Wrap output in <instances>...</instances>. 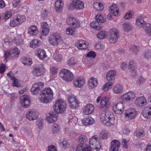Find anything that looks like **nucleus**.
<instances>
[{"mask_svg": "<svg viewBox=\"0 0 151 151\" xmlns=\"http://www.w3.org/2000/svg\"><path fill=\"white\" fill-rule=\"evenodd\" d=\"M53 96L52 91L48 87L45 88L41 91L38 99L40 102L47 104L51 101Z\"/></svg>", "mask_w": 151, "mask_h": 151, "instance_id": "obj_1", "label": "nucleus"}, {"mask_svg": "<svg viewBox=\"0 0 151 151\" xmlns=\"http://www.w3.org/2000/svg\"><path fill=\"white\" fill-rule=\"evenodd\" d=\"M103 123L107 126H111L114 123V116L112 113L109 111L101 113V115Z\"/></svg>", "mask_w": 151, "mask_h": 151, "instance_id": "obj_2", "label": "nucleus"}, {"mask_svg": "<svg viewBox=\"0 0 151 151\" xmlns=\"http://www.w3.org/2000/svg\"><path fill=\"white\" fill-rule=\"evenodd\" d=\"M78 139L80 144L77 146L76 151H91L89 147H86V142L88 140L86 135H81L78 137Z\"/></svg>", "mask_w": 151, "mask_h": 151, "instance_id": "obj_3", "label": "nucleus"}, {"mask_svg": "<svg viewBox=\"0 0 151 151\" xmlns=\"http://www.w3.org/2000/svg\"><path fill=\"white\" fill-rule=\"evenodd\" d=\"M53 107L55 112L57 113H62L66 110V102L62 99H58L56 101Z\"/></svg>", "mask_w": 151, "mask_h": 151, "instance_id": "obj_4", "label": "nucleus"}, {"mask_svg": "<svg viewBox=\"0 0 151 151\" xmlns=\"http://www.w3.org/2000/svg\"><path fill=\"white\" fill-rule=\"evenodd\" d=\"M137 25L145 28L146 34L149 36H151V24L146 23L143 18H139L136 20Z\"/></svg>", "mask_w": 151, "mask_h": 151, "instance_id": "obj_5", "label": "nucleus"}, {"mask_svg": "<svg viewBox=\"0 0 151 151\" xmlns=\"http://www.w3.org/2000/svg\"><path fill=\"white\" fill-rule=\"evenodd\" d=\"M48 42L51 45L55 46L62 42L61 37L59 34L53 33L48 37Z\"/></svg>", "mask_w": 151, "mask_h": 151, "instance_id": "obj_6", "label": "nucleus"}, {"mask_svg": "<svg viewBox=\"0 0 151 151\" xmlns=\"http://www.w3.org/2000/svg\"><path fill=\"white\" fill-rule=\"evenodd\" d=\"M60 75L64 81L67 82L71 81L73 77V74L66 69H62L60 72Z\"/></svg>", "mask_w": 151, "mask_h": 151, "instance_id": "obj_7", "label": "nucleus"}, {"mask_svg": "<svg viewBox=\"0 0 151 151\" xmlns=\"http://www.w3.org/2000/svg\"><path fill=\"white\" fill-rule=\"evenodd\" d=\"M98 136L95 135L91 137L89 140V143L91 148L97 150L100 149L101 146L98 140ZM90 150L91 151L90 149Z\"/></svg>", "mask_w": 151, "mask_h": 151, "instance_id": "obj_8", "label": "nucleus"}, {"mask_svg": "<svg viewBox=\"0 0 151 151\" xmlns=\"http://www.w3.org/2000/svg\"><path fill=\"white\" fill-rule=\"evenodd\" d=\"M43 86V83L41 82L34 83L31 90L32 93L35 95H38Z\"/></svg>", "mask_w": 151, "mask_h": 151, "instance_id": "obj_9", "label": "nucleus"}, {"mask_svg": "<svg viewBox=\"0 0 151 151\" xmlns=\"http://www.w3.org/2000/svg\"><path fill=\"white\" fill-rule=\"evenodd\" d=\"M125 113V119L128 121L134 118L137 115V112L134 109L131 108L126 110Z\"/></svg>", "mask_w": 151, "mask_h": 151, "instance_id": "obj_10", "label": "nucleus"}, {"mask_svg": "<svg viewBox=\"0 0 151 151\" xmlns=\"http://www.w3.org/2000/svg\"><path fill=\"white\" fill-rule=\"evenodd\" d=\"M118 30L115 29H112L110 33L109 40L110 43H114L117 41L119 37Z\"/></svg>", "mask_w": 151, "mask_h": 151, "instance_id": "obj_11", "label": "nucleus"}, {"mask_svg": "<svg viewBox=\"0 0 151 151\" xmlns=\"http://www.w3.org/2000/svg\"><path fill=\"white\" fill-rule=\"evenodd\" d=\"M45 69L42 65L34 68L32 71L33 75L36 76H40L44 74Z\"/></svg>", "mask_w": 151, "mask_h": 151, "instance_id": "obj_12", "label": "nucleus"}, {"mask_svg": "<svg viewBox=\"0 0 151 151\" xmlns=\"http://www.w3.org/2000/svg\"><path fill=\"white\" fill-rule=\"evenodd\" d=\"M135 94L132 92H128L121 97V99L124 102H129L135 97Z\"/></svg>", "mask_w": 151, "mask_h": 151, "instance_id": "obj_13", "label": "nucleus"}, {"mask_svg": "<svg viewBox=\"0 0 151 151\" xmlns=\"http://www.w3.org/2000/svg\"><path fill=\"white\" fill-rule=\"evenodd\" d=\"M68 102L70 107L72 109H76L79 104L76 97L74 96H70L68 98Z\"/></svg>", "mask_w": 151, "mask_h": 151, "instance_id": "obj_14", "label": "nucleus"}, {"mask_svg": "<svg viewBox=\"0 0 151 151\" xmlns=\"http://www.w3.org/2000/svg\"><path fill=\"white\" fill-rule=\"evenodd\" d=\"M38 113L34 110H29L26 113V117L29 120H34L38 118Z\"/></svg>", "mask_w": 151, "mask_h": 151, "instance_id": "obj_15", "label": "nucleus"}, {"mask_svg": "<svg viewBox=\"0 0 151 151\" xmlns=\"http://www.w3.org/2000/svg\"><path fill=\"white\" fill-rule=\"evenodd\" d=\"M67 24L72 25L73 28L79 27L80 25L78 19L73 17H69L66 20Z\"/></svg>", "mask_w": 151, "mask_h": 151, "instance_id": "obj_16", "label": "nucleus"}, {"mask_svg": "<svg viewBox=\"0 0 151 151\" xmlns=\"http://www.w3.org/2000/svg\"><path fill=\"white\" fill-rule=\"evenodd\" d=\"M71 6L72 9H81L84 8V4L83 2L78 0H74L71 4Z\"/></svg>", "mask_w": 151, "mask_h": 151, "instance_id": "obj_17", "label": "nucleus"}, {"mask_svg": "<svg viewBox=\"0 0 151 151\" xmlns=\"http://www.w3.org/2000/svg\"><path fill=\"white\" fill-rule=\"evenodd\" d=\"M85 83L84 80L82 77L75 78L73 80V84L76 87H81L83 86Z\"/></svg>", "mask_w": 151, "mask_h": 151, "instance_id": "obj_18", "label": "nucleus"}, {"mask_svg": "<svg viewBox=\"0 0 151 151\" xmlns=\"http://www.w3.org/2000/svg\"><path fill=\"white\" fill-rule=\"evenodd\" d=\"M20 103L25 107L27 108L30 104L29 96L27 95H24L19 98Z\"/></svg>", "mask_w": 151, "mask_h": 151, "instance_id": "obj_19", "label": "nucleus"}, {"mask_svg": "<svg viewBox=\"0 0 151 151\" xmlns=\"http://www.w3.org/2000/svg\"><path fill=\"white\" fill-rule=\"evenodd\" d=\"M114 111L116 114H121L124 110V107L122 103H118L114 105L112 107Z\"/></svg>", "mask_w": 151, "mask_h": 151, "instance_id": "obj_20", "label": "nucleus"}, {"mask_svg": "<svg viewBox=\"0 0 151 151\" xmlns=\"http://www.w3.org/2000/svg\"><path fill=\"white\" fill-rule=\"evenodd\" d=\"M76 45L78 49L83 50L86 49L88 45L86 41L81 40L77 41L76 43Z\"/></svg>", "mask_w": 151, "mask_h": 151, "instance_id": "obj_21", "label": "nucleus"}, {"mask_svg": "<svg viewBox=\"0 0 151 151\" xmlns=\"http://www.w3.org/2000/svg\"><path fill=\"white\" fill-rule=\"evenodd\" d=\"M135 104L137 107L145 106L147 104V101L144 96L137 97L135 101Z\"/></svg>", "mask_w": 151, "mask_h": 151, "instance_id": "obj_22", "label": "nucleus"}, {"mask_svg": "<svg viewBox=\"0 0 151 151\" xmlns=\"http://www.w3.org/2000/svg\"><path fill=\"white\" fill-rule=\"evenodd\" d=\"M120 146V143L117 140H114L111 143V151H118Z\"/></svg>", "mask_w": 151, "mask_h": 151, "instance_id": "obj_23", "label": "nucleus"}, {"mask_svg": "<svg viewBox=\"0 0 151 151\" xmlns=\"http://www.w3.org/2000/svg\"><path fill=\"white\" fill-rule=\"evenodd\" d=\"M35 55L40 59H42L46 57L45 51L42 49H38L35 51Z\"/></svg>", "mask_w": 151, "mask_h": 151, "instance_id": "obj_24", "label": "nucleus"}, {"mask_svg": "<svg viewBox=\"0 0 151 151\" xmlns=\"http://www.w3.org/2000/svg\"><path fill=\"white\" fill-rule=\"evenodd\" d=\"M57 116L55 114H49L46 117V120L47 122L50 123H52L56 121Z\"/></svg>", "mask_w": 151, "mask_h": 151, "instance_id": "obj_25", "label": "nucleus"}, {"mask_svg": "<svg viewBox=\"0 0 151 151\" xmlns=\"http://www.w3.org/2000/svg\"><path fill=\"white\" fill-rule=\"evenodd\" d=\"M28 30V33L32 36H35L38 33L37 28L35 25L30 26Z\"/></svg>", "mask_w": 151, "mask_h": 151, "instance_id": "obj_26", "label": "nucleus"}, {"mask_svg": "<svg viewBox=\"0 0 151 151\" xmlns=\"http://www.w3.org/2000/svg\"><path fill=\"white\" fill-rule=\"evenodd\" d=\"M142 115L145 118L148 119L151 117V108L147 107L143 111Z\"/></svg>", "mask_w": 151, "mask_h": 151, "instance_id": "obj_27", "label": "nucleus"}, {"mask_svg": "<svg viewBox=\"0 0 151 151\" xmlns=\"http://www.w3.org/2000/svg\"><path fill=\"white\" fill-rule=\"evenodd\" d=\"M82 121L85 125H91L94 122V119L91 117L84 118L82 120Z\"/></svg>", "mask_w": 151, "mask_h": 151, "instance_id": "obj_28", "label": "nucleus"}, {"mask_svg": "<svg viewBox=\"0 0 151 151\" xmlns=\"http://www.w3.org/2000/svg\"><path fill=\"white\" fill-rule=\"evenodd\" d=\"M110 12L114 16H117L119 14V9L116 4L112 5L110 8Z\"/></svg>", "mask_w": 151, "mask_h": 151, "instance_id": "obj_29", "label": "nucleus"}, {"mask_svg": "<svg viewBox=\"0 0 151 151\" xmlns=\"http://www.w3.org/2000/svg\"><path fill=\"white\" fill-rule=\"evenodd\" d=\"M94 109V106L92 104H88L84 109V112L86 115L89 114L93 112Z\"/></svg>", "mask_w": 151, "mask_h": 151, "instance_id": "obj_30", "label": "nucleus"}, {"mask_svg": "<svg viewBox=\"0 0 151 151\" xmlns=\"http://www.w3.org/2000/svg\"><path fill=\"white\" fill-rule=\"evenodd\" d=\"M128 68L130 71L131 72L135 73L137 66L134 62L132 60L129 61L128 64Z\"/></svg>", "mask_w": 151, "mask_h": 151, "instance_id": "obj_31", "label": "nucleus"}, {"mask_svg": "<svg viewBox=\"0 0 151 151\" xmlns=\"http://www.w3.org/2000/svg\"><path fill=\"white\" fill-rule=\"evenodd\" d=\"M88 83L89 86L92 88L97 86L98 82L96 78L91 77L89 79Z\"/></svg>", "mask_w": 151, "mask_h": 151, "instance_id": "obj_32", "label": "nucleus"}, {"mask_svg": "<svg viewBox=\"0 0 151 151\" xmlns=\"http://www.w3.org/2000/svg\"><path fill=\"white\" fill-rule=\"evenodd\" d=\"M56 10L58 12H60L62 10L63 4L61 0H57L55 2Z\"/></svg>", "mask_w": 151, "mask_h": 151, "instance_id": "obj_33", "label": "nucleus"}, {"mask_svg": "<svg viewBox=\"0 0 151 151\" xmlns=\"http://www.w3.org/2000/svg\"><path fill=\"white\" fill-rule=\"evenodd\" d=\"M113 91L115 93H121L123 91V86L119 84H116L113 87Z\"/></svg>", "mask_w": 151, "mask_h": 151, "instance_id": "obj_34", "label": "nucleus"}, {"mask_svg": "<svg viewBox=\"0 0 151 151\" xmlns=\"http://www.w3.org/2000/svg\"><path fill=\"white\" fill-rule=\"evenodd\" d=\"M116 75V73L114 70L109 71L106 75V79L110 81L113 80Z\"/></svg>", "mask_w": 151, "mask_h": 151, "instance_id": "obj_35", "label": "nucleus"}, {"mask_svg": "<svg viewBox=\"0 0 151 151\" xmlns=\"http://www.w3.org/2000/svg\"><path fill=\"white\" fill-rule=\"evenodd\" d=\"M108 106V102L105 99H102L101 101L99 107L104 109H106Z\"/></svg>", "mask_w": 151, "mask_h": 151, "instance_id": "obj_36", "label": "nucleus"}, {"mask_svg": "<svg viewBox=\"0 0 151 151\" xmlns=\"http://www.w3.org/2000/svg\"><path fill=\"white\" fill-rule=\"evenodd\" d=\"M14 41V42L16 43L17 45L21 44L23 41L22 38V37L21 34L15 35Z\"/></svg>", "mask_w": 151, "mask_h": 151, "instance_id": "obj_37", "label": "nucleus"}, {"mask_svg": "<svg viewBox=\"0 0 151 151\" xmlns=\"http://www.w3.org/2000/svg\"><path fill=\"white\" fill-rule=\"evenodd\" d=\"M93 6L94 9L99 11L103 10L104 8L103 4L99 2L94 3L93 4Z\"/></svg>", "mask_w": 151, "mask_h": 151, "instance_id": "obj_38", "label": "nucleus"}, {"mask_svg": "<svg viewBox=\"0 0 151 151\" xmlns=\"http://www.w3.org/2000/svg\"><path fill=\"white\" fill-rule=\"evenodd\" d=\"M96 19L98 23H102L106 21V19L102 15L98 14L96 16Z\"/></svg>", "mask_w": 151, "mask_h": 151, "instance_id": "obj_39", "label": "nucleus"}, {"mask_svg": "<svg viewBox=\"0 0 151 151\" xmlns=\"http://www.w3.org/2000/svg\"><path fill=\"white\" fill-rule=\"evenodd\" d=\"M52 131L53 134L59 132L60 129L59 125L56 123L52 125Z\"/></svg>", "mask_w": 151, "mask_h": 151, "instance_id": "obj_40", "label": "nucleus"}, {"mask_svg": "<svg viewBox=\"0 0 151 151\" xmlns=\"http://www.w3.org/2000/svg\"><path fill=\"white\" fill-rule=\"evenodd\" d=\"M15 17L20 24L26 20L25 18L23 15L17 14Z\"/></svg>", "mask_w": 151, "mask_h": 151, "instance_id": "obj_41", "label": "nucleus"}, {"mask_svg": "<svg viewBox=\"0 0 151 151\" xmlns=\"http://www.w3.org/2000/svg\"><path fill=\"white\" fill-rule=\"evenodd\" d=\"M11 55L18 57L20 51L18 48L17 47H15L11 49L10 51Z\"/></svg>", "mask_w": 151, "mask_h": 151, "instance_id": "obj_42", "label": "nucleus"}, {"mask_svg": "<svg viewBox=\"0 0 151 151\" xmlns=\"http://www.w3.org/2000/svg\"><path fill=\"white\" fill-rule=\"evenodd\" d=\"M30 46L31 47L34 48L38 47L39 45V40L37 39H35L32 40L30 42Z\"/></svg>", "mask_w": 151, "mask_h": 151, "instance_id": "obj_43", "label": "nucleus"}, {"mask_svg": "<svg viewBox=\"0 0 151 151\" xmlns=\"http://www.w3.org/2000/svg\"><path fill=\"white\" fill-rule=\"evenodd\" d=\"M109 135V133L106 131H101L99 134V137L102 139H107Z\"/></svg>", "mask_w": 151, "mask_h": 151, "instance_id": "obj_44", "label": "nucleus"}, {"mask_svg": "<svg viewBox=\"0 0 151 151\" xmlns=\"http://www.w3.org/2000/svg\"><path fill=\"white\" fill-rule=\"evenodd\" d=\"M22 62L24 65L29 66L31 65L32 63L31 59L29 58H24Z\"/></svg>", "mask_w": 151, "mask_h": 151, "instance_id": "obj_45", "label": "nucleus"}, {"mask_svg": "<svg viewBox=\"0 0 151 151\" xmlns=\"http://www.w3.org/2000/svg\"><path fill=\"white\" fill-rule=\"evenodd\" d=\"M20 24L18 22L15 17L12 19L10 20V25L12 27H15L17 26Z\"/></svg>", "mask_w": 151, "mask_h": 151, "instance_id": "obj_46", "label": "nucleus"}, {"mask_svg": "<svg viewBox=\"0 0 151 151\" xmlns=\"http://www.w3.org/2000/svg\"><path fill=\"white\" fill-rule=\"evenodd\" d=\"M123 28L125 31L128 32L131 30V26L129 23L126 22L123 24Z\"/></svg>", "mask_w": 151, "mask_h": 151, "instance_id": "obj_47", "label": "nucleus"}, {"mask_svg": "<svg viewBox=\"0 0 151 151\" xmlns=\"http://www.w3.org/2000/svg\"><path fill=\"white\" fill-rule=\"evenodd\" d=\"M129 140L125 138H122V146L123 148L127 149L128 147V142Z\"/></svg>", "mask_w": 151, "mask_h": 151, "instance_id": "obj_48", "label": "nucleus"}, {"mask_svg": "<svg viewBox=\"0 0 151 151\" xmlns=\"http://www.w3.org/2000/svg\"><path fill=\"white\" fill-rule=\"evenodd\" d=\"M53 58L56 61L60 62L62 59V56L61 55L55 53L53 55Z\"/></svg>", "mask_w": 151, "mask_h": 151, "instance_id": "obj_49", "label": "nucleus"}, {"mask_svg": "<svg viewBox=\"0 0 151 151\" xmlns=\"http://www.w3.org/2000/svg\"><path fill=\"white\" fill-rule=\"evenodd\" d=\"M74 28L70 27L67 28L66 30L67 34L68 35H74L76 33V31Z\"/></svg>", "mask_w": 151, "mask_h": 151, "instance_id": "obj_50", "label": "nucleus"}, {"mask_svg": "<svg viewBox=\"0 0 151 151\" xmlns=\"http://www.w3.org/2000/svg\"><path fill=\"white\" fill-rule=\"evenodd\" d=\"M112 86V84L111 82L107 83L103 86L102 89L104 91H107L111 88Z\"/></svg>", "mask_w": 151, "mask_h": 151, "instance_id": "obj_51", "label": "nucleus"}, {"mask_svg": "<svg viewBox=\"0 0 151 151\" xmlns=\"http://www.w3.org/2000/svg\"><path fill=\"white\" fill-rule=\"evenodd\" d=\"M67 64L69 66H73L76 64L75 59L74 58H71L67 61Z\"/></svg>", "mask_w": 151, "mask_h": 151, "instance_id": "obj_52", "label": "nucleus"}, {"mask_svg": "<svg viewBox=\"0 0 151 151\" xmlns=\"http://www.w3.org/2000/svg\"><path fill=\"white\" fill-rule=\"evenodd\" d=\"M90 26L92 28L97 30H99L101 28L100 26L97 25L95 22H91L90 23Z\"/></svg>", "mask_w": 151, "mask_h": 151, "instance_id": "obj_53", "label": "nucleus"}, {"mask_svg": "<svg viewBox=\"0 0 151 151\" xmlns=\"http://www.w3.org/2000/svg\"><path fill=\"white\" fill-rule=\"evenodd\" d=\"M135 134L136 136L139 138L142 137L145 135L143 131L141 129L135 132Z\"/></svg>", "mask_w": 151, "mask_h": 151, "instance_id": "obj_54", "label": "nucleus"}, {"mask_svg": "<svg viewBox=\"0 0 151 151\" xmlns=\"http://www.w3.org/2000/svg\"><path fill=\"white\" fill-rule=\"evenodd\" d=\"M98 38L100 39L105 38L106 37V33L104 31H101L97 35Z\"/></svg>", "mask_w": 151, "mask_h": 151, "instance_id": "obj_55", "label": "nucleus"}, {"mask_svg": "<svg viewBox=\"0 0 151 151\" xmlns=\"http://www.w3.org/2000/svg\"><path fill=\"white\" fill-rule=\"evenodd\" d=\"M130 50L131 51H132L135 53L137 54L139 52V49L138 47L135 45H132L130 47Z\"/></svg>", "mask_w": 151, "mask_h": 151, "instance_id": "obj_56", "label": "nucleus"}, {"mask_svg": "<svg viewBox=\"0 0 151 151\" xmlns=\"http://www.w3.org/2000/svg\"><path fill=\"white\" fill-rule=\"evenodd\" d=\"M58 69L54 67H52L50 68V73L51 75H55L57 73Z\"/></svg>", "mask_w": 151, "mask_h": 151, "instance_id": "obj_57", "label": "nucleus"}, {"mask_svg": "<svg viewBox=\"0 0 151 151\" xmlns=\"http://www.w3.org/2000/svg\"><path fill=\"white\" fill-rule=\"evenodd\" d=\"M41 34L43 35L46 36L48 35L50 31L49 28L42 29H41Z\"/></svg>", "mask_w": 151, "mask_h": 151, "instance_id": "obj_58", "label": "nucleus"}, {"mask_svg": "<svg viewBox=\"0 0 151 151\" xmlns=\"http://www.w3.org/2000/svg\"><path fill=\"white\" fill-rule=\"evenodd\" d=\"M145 81V79L143 78L142 77L140 76L137 78V82L138 84H140L144 83Z\"/></svg>", "mask_w": 151, "mask_h": 151, "instance_id": "obj_59", "label": "nucleus"}, {"mask_svg": "<svg viewBox=\"0 0 151 151\" xmlns=\"http://www.w3.org/2000/svg\"><path fill=\"white\" fill-rule=\"evenodd\" d=\"M41 29L49 28V26L46 22H43L41 24Z\"/></svg>", "mask_w": 151, "mask_h": 151, "instance_id": "obj_60", "label": "nucleus"}, {"mask_svg": "<svg viewBox=\"0 0 151 151\" xmlns=\"http://www.w3.org/2000/svg\"><path fill=\"white\" fill-rule=\"evenodd\" d=\"M86 56L87 57L94 58L96 56V54L94 51H91L87 53Z\"/></svg>", "mask_w": 151, "mask_h": 151, "instance_id": "obj_61", "label": "nucleus"}, {"mask_svg": "<svg viewBox=\"0 0 151 151\" xmlns=\"http://www.w3.org/2000/svg\"><path fill=\"white\" fill-rule=\"evenodd\" d=\"M20 0H14L13 2V5L14 7L20 6Z\"/></svg>", "mask_w": 151, "mask_h": 151, "instance_id": "obj_62", "label": "nucleus"}, {"mask_svg": "<svg viewBox=\"0 0 151 151\" xmlns=\"http://www.w3.org/2000/svg\"><path fill=\"white\" fill-rule=\"evenodd\" d=\"M6 66L3 64L1 63L0 65V73L2 74L5 72L6 69Z\"/></svg>", "mask_w": 151, "mask_h": 151, "instance_id": "obj_63", "label": "nucleus"}, {"mask_svg": "<svg viewBox=\"0 0 151 151\" xmlns=\"http://www.w3.org/2000/svg\"><path fill=\"white\" fill-rule=\"evenodd\" d=\"M151 57V52L147 51L145 53L144 57L146 59H149Z\"/></svg>", "mask_w": 151, "mask_h": 151, "instance_id": "obj_64", "label": "nucleus"}]
</instances>
